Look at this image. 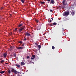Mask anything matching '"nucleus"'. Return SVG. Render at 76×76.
Listing matches in <instances>:
<instances>
[{
  "label": "nucleus",
  "instance_id": "f257e3e1",
  "mask_svg": "<svg viewBox=\"0 0 76 76\" xmlns=\"http://www.w3.org/2000/svg\"><path fill=\"white\" fill-rule=\"evenodd\" d=\"M11 72H14L15 75L17 74V73H19V72H17L16 70H15L13 68H11Z\"/></svg>",
  "mask_w": 76,
  "mask_h": 76
},
{
  "label": "nucleus",
  "instance_id": "f03ea898",
  "mask_svg": "<svg viewBox=\"0 0 76 76\" xmlns=\"http://www.w3.org/2000/svg\"><path fill=\"white\" fill-rule=\"evenodd\" d=\"M69 12H65L64 13V14H63V15H64V16H65V15H68L69 14Z\"/></svg>",
  "mask_w": 76,
  "mask_h": 76
},
{
  "label": "nucleus",
  "instance_id": "7ed1b4c3",
  "mask_svg": "<svg viewBox=\"0 0 76 76\" xmlns=\"http://www.w3.org/2000/svg\"><path fill=\"white\" fill-rule=\"evenodd\" d=\"M62 3L64 5H66L67 4V2L65 0L63 1Z\"/></svg>",
  "mask_w": 76,
  "mask_h": 76
},
{
  "label": "nucleus",
  "instance_id": "20e7f679",
  "mask_svg": "<svg viewBox=\"0 0 76 76\" xmlns=\"http://www.w3.org/2000/svg\"><path fill=\"white\" fill-rule=\"evenodd\" d=\"M24 34L25 35H26V36H31V34L28 32H26Z\"/></svg>",
  "mask_w": 76,
  "mask_h": 76
},
{
  "label": "nucleus",
  "instance_id": "39448f33",
  "mask_svg": "<svg viewBox=\"0 0 76 76\" xmlns=\"http://www.w3.org/2000/svg\"><path fill=\"white\" fill-rule=\"evenodd\" d=\"M54 0H51V1H50V3L51 4H54Z\"/></svg>",
  "mask_w": 76,
  "mask_h": 76
},
{
  "label": "nucleus",
  "instance_id": "423d86ee",
  "mask_svg": "<svg viewBox=\"0 0 76 76\" xmlns=\"http://www.w3.org/2000/svg\"><path fill=\"white\" fill-rule=\"evenodd\" d=\"M41 28V27L40 26H37V27H36V29H37L38 30H40Z\"/></svg>",
  "mask_w": 76,
  "mask_h": 76
},
{
  "label": "nucleus",
  "instance_id": "0eeeda50",
  "mask_svg": "<svg viewBox=\"0 0 76 76\" xmlns=\"http://www.w3.org/2000/svg\"><path fill=\"white\" fill-rule=\"evenodd\" d=\"M32 57L31 58V60H33V59H34L36 57V56L35 55H33L32 56Z\"/></svg>",
  "mask_w": 76,
  "mask_h": 76
},
{
  "label": "nucleus",
  "instance_id": "6e6552de",
  "mask_svg": "<svg viewBox=\"0 0 76 76\" xmlns=\"http://www.w3.org/2000/svg\"><path fill=\"white\" fill-rule=\"evenodd\" d=\"M75 11L74 10H72V12H71V14L73 15H74L75 14Z\"/></svg>",
  "mask_w": 76,
  "mask_h": 76
},
{
  "label": "nucleus",
  "instance_id": "1a4fd4ad",
  "mask_svg": "<svg viewBox=\"0 0 76 76\" xmlns=\"http://www.w3.org/2000/svg\"><path fill=\"white\" fill-rule=\"evenodd\" d=\"M23 47H21L20 46H19V47H17V49L18 50H19V49H23Z\"/></svg>",
  "mask_w": 76,
  "mask_h": 76
},
{
  "label": "nucleus",
  "instance_id": "9d476101",
  "mask_svg": "<svg viewBox=\"0 0 76 76\" xmlns=\"http://www.w3.org/2000/svg\"><path fill=\"white\" fill-rule=\"evenodd\" d=\"M7 53H4L3 54V56L4 57V58H6V56H7Z\"/></svg>",
  "mask_w": 76,
  "mask_h": 76
},
{
  "label": "nucleus",
  "instance_id": "9b49d317",
  "mask_svg": "<svg viewBox=\"0 0 76 76\" xmlns=\"http://www.w3.org/2000/svg\"><path fill=\"white\" fill-rule=\"evenodd\" d=\"M26 64V63H24V62H21V65H25V64Z\"/></svg>",
  "mask_w": 76,
  "mask_h": 76
},
{
  "label": "nucleus",
  "instance_id": "f8f14e48",
  "mask_svg": "<svg viewBox=\"0 0 76 76\" xmlns=\"http://www.w3.org/2000/svg\"><path fill=\"white\" fill-rule=\"evenodd\" d=\"M23 25V24L22 23L21 24H20L19 25L18 27H22V26Z\"/></svg>",
  "mask_w": 76,
  "mask_h": 76
},
{
  "label": "nucleus",
  "instance_id": "ddd939ff",
  "mask_svg": "<svg viewBox=\"0 0 76 76\" xmlns=\"http://www.w3.org/2000/svg\"><path fill=\"white\" fill-rule=\"evenodd\" d=\"M15 66H17V67H18L19 68H20V65H19V64H16Z\"/></svg>",
  "mask_w": 76,
  "mask_h": 76
},
{
  "label": "nucleus",
  "instance_id": "4468645a",
  "mask_svg": "<svg viewBox=\"0 0 76 76\" xmlns=\"http://www.w3.org/2000/svg\"><path fill=\"white\" fill-rule=\"evenodd\" d=\"M5 71H1V72H0V73H1V74H3V73H4Z\"/></svg>",
  "mask_w": 76,
  "mask_h": 76
},
{
  "label": "nucleus",
  "instance_id": "2eb2a0df",
  "mask_svg": "<svg viewBox=\"0 0 76 76\" xmlns=\"http://www.w3.org/2000/svg\"><path fill=\"white\" fill-rule=\"evenodd\" d=\"M34 20L35 21V22H36L37 23H38L39 21L37 20V19H35Z\"/></svg>",
  "mask_w": 76,
  "mask_h": 76
},
{
  "label": "nucleus",
  "instance_id": "dca6fc26",
  "mask_svg": "<svg viewBox=\"0 0 76 76\" xmlns=\"http://www.w3.org/2000/svg\"><path fill=\"white\" fill-rule=\"evenodd\" d=\"M24 26H22V27H21V31H22V30H23L24 29Z\"/></svg>",
  "mask_w": 76,
  "mask_h": 76
},
{
  "label": "nucleus",
  "instance_id": "f3484780",
  "mask_svg": "<svg viewBox=\"0 0 76 76\" xmlns=\"http://www.w3.org/2000/svg\"><path fill=\"white\" fill-rule=\"evenodd\" d=\"M52 24H53V25H56V24H57L56 23H52Z\"/></svg>",
  "mask_w": 76,
  "mask_h": 76
},
{
  "label": "nucleus",
  "instance_id": "a211bd4d",
  "mask_svg": "<svg viewBox=\"0 0 76 76\" xmlns=\"http://www.w3.org/2000/svg\"><path fill=\"white\" fill-rule=\"evenodd\" d=\"M40 3L42 4H44L45 3V2L44 1H43V2L40 1Z\"/></svg>",
  "mask_w": 76,
  "mask_h": 76
},
{
  "label": "nucleus",
  "instance_id": "6ab92c4d",
  "mask_svg": "<svg viewBox=\"0 0 76 76\" xmlns=\"http://www.w3.org/2000/svg\"><path fill=\"white\" fill-rule=\"evenodd\" d=\"M38 47L39 49H41V45H39Z\"/></svg>",
  "mask_w": 76,
  "mask_h": 76
},
{
  "label": "nucleus",
  "instance_id": "aec40b11",
  "mask_svg": "<svg viewBox=\"0 0 76 76\" xmlns=\"http://www.w3.org/2000/svg\"><path fill=\"white\" fill-rule=\"evenodd\" d=\"M21 31H22V30L21 29V28H20V29H19V32H21Z\"/></svg>",
  "mask_w": 76,
  "mask_h": 76
},
{
  "label": "nucleus",
  "instance_id": "412c9836",
  "mask_svg": "<svg viewBox=\"0 0 76 76\" xmlns=\"http://www.w3.org/2000/svg\"><path fill=\"white\" fill-rule=\"evenodd\" d=\"M8 73H9V74H10V73H11V71H10V70H8Z\"/></svg>",
  "mask_w": 76,
  "mask_h": 76
},
{
  "label": "nucleus",
  "instance_id": "4be33fe9",
  "mask_svg": "<svg viewBox=\"0 0 76 76\" xmlns=\"http://www.w3.org/2000/svg\"><path fill=\"white\" fill-rule=\"evenodd\" d=\"M18 43H22V41H20L18 42Z\"/></svg>",
  "mask_w": 76,
  "mask_h": 76
},
{
  "label": "nucleus",
  "instance_id": "5701e85b",
  "mask_svg": "<svg viewBox=\"0 0 76 76\" xmlns=\"http://www.w3.org/2000/svg\"><path fill=\"white\" fill-rule=\"evenodd\" d=\"M1 63H3V62H4V60H2V61H1Z\"/></svg>",
  "mask_w": 76,
  "mask_h": 76
},
{
  "label": "nucleus",
  "instance_id": "b1692460",
  "mask_svg": "<svg viewBox=\"0 0 76 76\" xmlns=\"http://www.w3.org/2000/svg\"><path fill=\"white\" fill-rule=\"evenodd\" d=\"M17 28H15V29H14V31L15 32L16 31H17Z\"/></svg>",
  "mask_w": 76,
  "mask_h": 76
},
{
  "label": "nucleus",
  "instance_id": "393cba45",
  "mask_svg": "<svg viewBox=\"0 0 76 76\" xmlns=\"http://www.w3.org/2000/svg\"><path fill=\"white\" fill-rule=\"evenodd\" d=\"M52 49H53V50H54V49H55V47H54V46H52Z\"/></svg>",
  "mask_w": 76,
  "mask_h": 76
},
{
  "label": "nucleus",
  "instance_id": "a878e982",
  "mask_svg": "<svg viewBox=\"0 0 76 76\" xmlns=\"http://www.w3.org/2000/svg\"><path fill=\"white\" fill-rule=\"evenodd\" d=\"M21 1L23 3L25 2L24 1H23V0H21Z\"/></svg>",
  "mask_w": 76,
  "mask_h": 76
},
{
  "label": "nucleus",
  "instance_id": "bb28decb",
  "mask_svg": "<svg viewBox=\"0 0 76 76\" xmlns=\"http://www.w3.org/2000/svg\"><path fill=\"white\" fill-rule=\"evenodd\" d=\"M50 12H53V11H52V10L51 9H50Z\"/></svg>",
  "mask_w": 76,
  "mask_h": 76
},
{
  "label": "nucleus",
  "instance_id": "cd10ccee",
  "mask_svg": "<svg viewBox=\"0 0 76 76\" xmlns=\"http://www.w3.org/2000/svg\"><path fill=\"white\" fill-rule=\"evenodd\" d=\"M14 57H16V54L15 53H14Z\"/></svg>",
  "mask_w": 76,
  "mask_h": 76
},
{
  "label": "nucleus",
  "instance_id": "c85d7f7f",
  "mask_svg": "<svg viewBox=\"0 0 76 76\" xmlns=\"http://www.w3.org/2000/svg\"><path fill=\"white\" fill-rule=\"evenodd\" d=\"M30 58L29 56H28L27 57V58Z\"/></svg>",
  "mask_w": 76,
  "mask_h": 76
},
{
  "label": "nucleus",
  "instance_id": "c756f323",
  "mask_svg": "<svg viewBox=\"0 0 76 76\" xmlns=\"http://www.w3.org/2000/svg\"><path fill=\"white\" fill-rule=\"evenodd\" d=\"M49 26H53V25L52 24H49Z\"/></svg>",
  "mask_w": 76,
  "mask_h": 76
},
{
  "label": "nucleus",
  "instance_id": "7c9ffc66",
  "mask_svg": "<svg viewBox=\"0 0 76 76\" xmlns=\"http://www.w3.org/2000/svg\"><path fill=\"white\" fill-rule=\"evenodd\" d=\"M35 45H38V44L37 43H35Z\"/></svg>",
  "mask_w": 76,
  "mask_h": 76
},
{
  "label": "nucleus",
  "instance_id": "2f4dec72",
  "mask_svg": "<svg viewBox=\"0 0 76 76\" xmlns=\"http://www.w3.org/2000/svg\"><path fill=\"white\" fill-rule=\"evenodd\" d=\"M26 38H25V39H23V40H24V41H26Z\"/></svg>",
  "mask_w": 76,
  "mask_h": 76
},
{
  "label": "nucleus",
  "instance_id": "473e14b6",
  "mask_svg": "<svg viewBox=\"0 0 76 76\" xmlns=\"http://www.w3.org/2000/svg\"><path fill=\"white\" fill-rule=\"evenodd\" d=\"M47 1H48L49 2L50 1V0H47Z\"/></svg>",
  "mask_w": 76,
  "mask_h": 76
},
{
  "label": "nucleus",
  "instance_id": "72a5a7b5",
  "mask_svg": "<svg viewBox=\"0 0 76 76\" xmlns=\"http://www.w3.org/2000/svg\"><path fill=\"white\" fill-rule=\"evenodd\" d=\"M64 30V28H62V31H63Z\"/></svg>",
  "mask_w": 76,
  "mask_h": 76
},
{
  "label": "nucleus",
  "instance_id": "f704fd0d",
  "mask_svg": "<svg viewBox=\"0 0 76 76\" xmlns=\"http://www.w3.org/2000/svg\"><path fill=\"white\" fill-rule=\"evenodd\" d=\"M24 44H23V45H22V46H23V47H24Z\"/></svg>",
  "mask_w": 76,
  "mask_h": 76
},
{
  "label": "nucleus",
  "instance_id": "c9c22d12",
  "mask_svg": "<svg viewBox=\"0 0 76 76\" xmlns=\"http://www.w3.org/2000/svg\"><path fill=\"white\" fill-rule=\"evenodd\" d=\"M62 8H64V6L62 7Z\"/></svg>",
  "mask_w": 76,
  "mask_h": 76
},
{
  "label": "nucleus",
  "instance_id": "e433bc0d",
  "mask_svg": "<svg viewBox=\"0 0 76 76\" xmlns=\"http://www.w3.org/2000/svg\"><path fill=\"white\" fill-rule=\"evenodd\" d=\"M50 22H51V21H52V20H50Z\"/></svg>",
  "mask_w": 76,
  "mask_h": 76
},
{
  "label": "nucleus",
  "instance_id": "4c0bfd02",
  "mask_svg": "<svg viewBox=\"0 0 76 76\" xmlns=\"http://www.w3.org/2000/svg\"><path fill=\"white\" fill-rule=\"evenodd\" d=\"M10 34H11V35H12V33H11Z\"/></svg>",
  "mask_w": 76,
  "mask_h": 76
},
{
  "label": "nucleus",
  "instance_id": "58836bf2",
  "mask_svg": "<svg viewBox=\"0 0 76 76\" xmlns=\"http://www.w3.org/2000/svg\"><path fill=\"white\" fill-rule=\"evenodd\" d=\"M3 7H1V10H3Z\"/></svg>",
  "mask_w": 76,
  "mask_h": 76
},
{
  "label": "nucleus",
  "instance_id": "ea45409f",
  "mask_svg": "<svg viewBox=\"0 0 76 76\" xmlns=\"http://www.w3.org/2000/svg\"><path fill=\"white\" fill-rule=\"evenodd\" d=\"M10 16H11V17H12V15L11 14H10Z\"/></svg>",
  "mask_w": 76,
  "mask_h": 76
},
{
  "label": "nucleus",
  "instance_id": "a19ab883",
  "mask_svg": "<svg viewBox=\"0 0 76 76\" xmlns=\"http://www.w3.org/2000/svg\"><path fill=\"white\" fill-rule=\"evenodd\" d=\"M51 19H52V20H53V18H51Z\"/></svg>",
  "mask_w": 76,
  "mask_h": 76
},
{
  "label": "nucleus",
  "instance_id": "79ce46f5",
  "mask_svg": "<svg viewBox=\"0 0 76 76\" xmlns=\"http://www.w3.org/2000/svg\"><path fill=\"white\" fill-rule=\"evenodd\" d=\"M9 64L8 63H6V64Z\"/></svg>",
  "mask_w": 76,
  "mask_h": 76
},
{
  "label": "nucleus",
  "instance_id": "37998d69",
  "mask_svg": "<svg viewBox=\"0 0 76 76\" xmlns=\"http://www.w3.org/2000/svg\"><path fill=\"white\" fill-rule=\"evenodd\" d=\"M70 8H71V7H69V10H70Z\"/></svg>",
  "mask_w": 76,
  "mask_h": 76
},
{
  "label": "nucleus",
  "instance_id": "c03bdc74",
  "mask_svg": "<svg viewBox=\"0 0 76 76\" xmlns=\"http://www.w3.org/2000/svg\"><path fill=\"white\" fill-rule=\"evenodd\" d=\"M0 76H2V75H0Z\"/></svg>",
  "mask_w": 76,
  "mask_h": 76
},
{
  "label": "nucleus",
  "instance_id": "a18cd8bd",
  "mask_svg": "<svg viewBox=\"0 0 76 76\" xmlns=\"http://www.w3.org/2000/svg\"><path fill=\"white\" fill-rule=\"evenodd\" d=\"M46 40H47V39H46Z\"/></svg>",
  "mask_w": 76,
  "mask_h": 76
},
{
  "label": "nucleus",
  "instance_id": "49530a36",
  "mask_svg": "<svg viewBox=\"0 0 76 76\" xmlns=\"http://www.w3.org/2000/svg\"><path fill=\"white\" fill-rule=\"evenodd\" d=\"M75 2H76V0H75Z\"/></svg>",
  "mask_w": 76,
  "mask_h": 76
},
{
  "label": "nucleus",
  "instance_id": "de8ad7c7",
  "mask_svg": "<svg viewBox=\"0 0 76 76\" xmlns=\"http://www.w3.org/2000/svg\"><path fill=\"white\" fill-rule=\"evenodd\" d=\"M48 3H49V2H48Z\"/></svg>",
  "mask_w": 76,
  "mask_h": 76
},
{
  "label": "nucleus",
  "instance_id": "09e8293b",
  "mask_svg": "<svg viewBox=\"0 0 76 76\" xmlns=\"http://www.w3.org/2000/svg\"><path fill=\"white\" fill-rule=\"evenodd\" d=\"M75 2H74V3H75Z\"/></svg>",
  "mask_w": 76,
  "mask_h": 76
}]
</instances>
